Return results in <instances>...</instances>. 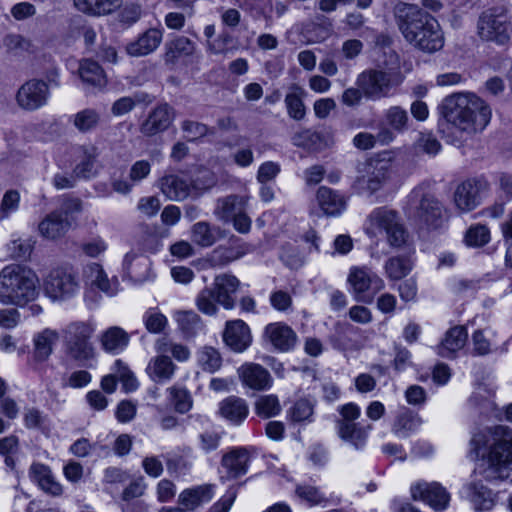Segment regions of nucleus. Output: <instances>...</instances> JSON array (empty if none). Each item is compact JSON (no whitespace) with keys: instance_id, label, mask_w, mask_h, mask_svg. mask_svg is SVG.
I'll return each instance as SVG.
<instances>
[{"instance_id":"nucleus-1","label":"nucleus","mask_w":512,"mask_h":512,"mask_svg":"<svg viewBox=\"0 0 512 512\" xmlns=\"http://www.w3.org/2000/svg\"><path fill=\"white\" fill-rule=\"evenodd\" d=\"M469 455L473 460L482 458L484 461L480 474L486 481L509 479L512 474V429L496 425L473 432Z\"/></svg>"},{"instance_id":"nucleus-2","label":"nucleus","mask_w":512,"mask_h":512,"mask_svg":"<svg viewBox=\"0 0 512 512\" xmlns=\"http://www.w3.org/2000/svg\"><path fill=\"white\" fill-rule=\"evenodd\" d=\"M439 110L447 124L468 135L482 132L492 116L489 105L472 93H456L445 97Z\"/></svg>"},{"instance_id":"nucleus-3","label":"nucleus","mask_w":512,"mask_h":512,"mask_svg":"<svg viewBox=\"0 0 512 512\" xmlns=\"http://www.w3.org/2000/svg\"><path fill=\"white\" fill-rule=\"evenodd\" d=\"M37 275L24 266L12 264L0 271V303L24 307L39 295Z\"/></svg>"},{"instance_id":"nucleus-4","label":"nucleus","mask_w":512,"mask_h":512,"mask_svg":"<svg viewBox=\"0 0 512 512\" xmlns=\"http://www.w3.org/2000/svg\"><path fill=\"white\" fill-rule=\"evenodd\" d=\"M399 28L408 42L424 52L438 51L444 45L438 21L417 7L409 8Z\"/></svg>"},{"instance_id":"nucleus-5","label":"nucleus","mask_w":512,"mask_h":512,"mask_svg":"<svg viewBox=\"0 0 512 512\" xmlns=\"http://www.w3.org/2000/svg\"><path fill=\"white\" fill-rule=\"evenodd\" d=\"M80 289L78 271L71 265H61L51 269L43 279L45 295L54 302L73 298Z\"/></svg>"},{"instance_id":"nucleus-6","label":"nucleus","mask_w":512,"mask_h":512,"mask_svg":"<svg viewBox=\"0 0 512 512\" xmlns=\"http://www.w3.org/2000/svg\"><path fill=\"white\" fill-rule=\"evenodd\" d=\"M401 76L395 72L370 69L357 78V85L368 99L378 100L392 95V90L401 83Z\"/></svg>"},{"instance_id":"nucleus-7","label":"nucleus","mask_w":512,"mask_h":512,"mask_svg":"<svg viewBox=\"0 0 512 512\" xmlns=\"http://www.w3.org/2000/svg\"><path fill=\"white\" fill-rule=\"evenodd\" d=\"M478 35L482 40L506 45L512 37V22L506 12H483L477 23Z\"/></svg>"},{"instance_id":"nucleus-8","label":"nucleus","mask_w":512,"mask_h":512,"mask_svg":"<svg viewBox=\"0 0 512 512\" xmlns=\"http://www.w3.org/2000/svg\"><path fill=\"white\" fill-rule=\"evenodd\" d=\"M94 327L91 323L74 322L64 330V338L69 355L78 361H86L94 358V348L89 342Z\"/></svg>"},{"instance_id":"nucleus-9","label":"nucleus","mask_w":512,"mask_h":512,"mask_svg":"<svg viewBox=\"0 0 512 512\" xmlns=\"http://www.w3.org/2000/svg\"><path fill=\"white\" fill-rule=\"evenodd\" d=\"M368 219L371 228L386 233L387 241L391 246L401 247L405 244L408 233L395 210L379 207L371 212Z\"/></svg>"},{"instance_id":"nucleus-10","label":"nucleus","mask_w":512,"mask_h":512,"mask_svg":"<svg viewBox=\"0 0 512 512\" xmlns=\"http://www.w3.org/2000/svg\"><path fill=\"white\" fill-rule=\"evenodd\" d=\"M358 171L361 175L357 177L356 182L365 184L370 194H374L391 179L393 164L389 158L377 155L364 162Z\"/></svg>"},{"instance_id":"nucleus-11","label":"nucleus","mask_w":512,"mask_h":512,"mask_svg":"<svg viewBox=\"0 0 512 512\" xmlns=\"http://www.w3.org/2000/svg\"><path fill=\"white\" fill-rule=\"evenodd\" d=\"M348 282L352 286L355 300L366 304L372 303L375 295L384 288L383 280L365 267L351 269Z\"/></svg>"},{"instance_id":"nucleus-12","label":"nucleus","mask_w":512,"mask_h":512,"mask_svg":"<svg viewBox=\"0 0 512 512\" xmlns=\"http://www.w3.org/2000/svg\"><path fill=\"white\" fill-rule=\"evenodd\" d=\"M49 95V87L45 81L31 79L19 88L16 100L22 109L34 111L47 103Z\"/></svg>"},{"instance_id":"nucleus-13","label":"nucleus","mask_w":512,"mask_h":512,"mask_svg":"<svg viewBox=\"0 0 512 512\" xmlns=\"http://www.w3.org/2000/svg\"><path fill=\"white\" fill-rule=\"evenodd\" d=\"M488 187L487 181L482 178H472L459 184L454 192V202L463 212L475 209L481 200V192Z\"/></svg>"},{"instance_id":"nucleus-14","label":"nucleus","mask_w":512,"mask_h":512,"mask_svg":"<svg viewBox=\"0 0 512 512\" xmlns=\"http://www.w3.org/2000/svg\"><path fill=\"white\" fill-rule=\"evenodd\" d=\"M415 217L420 224L427 229H438L442 227L445 218L441 202L432 194H423L416 206Z\"/></svg>"},{"instance_id":"nucleus-15","label":"nucleus","mask_w":512,"mask_h":512,"mask_svg":"<svg viewBox=\"0 0 512 512\" xmlns=\"http://www.w3.org/2000/svg\"><path fill=\"white\" fill-rule=\"evenodd\" d=\"M411 495L414 500L424 501L435 511L445 510L450 502V494L438 482L417 483L411 487Z\"/></svg>"},{"instance_id":"nucleus-16","label":"nucleus","mask_w":512,"mask_h":512,"mask_svg":"<svg viewBox=\"0 0 512 512\" xmlns=\"http://www.w3.org/2000/svg\"><path fill=\"white\" fill-rule=\"evenodd\" d=\"M263 339L279 352H288L296 346V332L286 323H269L263 331Z\"/></svg>"},{"instance_id":"nucleus-17","label":"nucleus","mask_w":512,"mask_h":512,"mask_svg":"<svg viewBox=\"0 0 512 512\" xmlns=\"http://www.w3.org/2000/svg\"><path fill=\"white\" fill-rule=\"evenodd\" d=\"M223 341L234 352L245 351L252 343L249 326L240 319L227 321L223 331Z\"/></svg>"},{"instance_id":"nucleus-18","label":"nucleus","mask_w":512,"mask_h":512,"mask_svg":"<svg viewBox=\"0 0 512 512\" xmlns=\"http://www.w3.org/2000/svg\"><path fill=\"white\" fill-rule=\"evenodd\" d=\"M251 450L246 447H236L222 456L221 465L226 470L228 479H236L248 471Z\"/></svg>"},{"instance_id":"nucleus-19","label":"nucleus","mask_w":512,"mask_h":512,"mask_svg":"<svg viewBox=\"0 0 512 512\" xmlns=\"http://www.w3.org/2000/svg\"><path fill=\"white\" fill-rule=\"evenodd\" d=\"M238 372L243 385L253 390H267L272 386L273 380L269 371L260 364H245Z\"/></svg>"},{"instance_id":"nucleus-20","label":"nucleus","mask_w":512,"mask_h":512,"mask_svg":"<svg viewBox=\"0 0 512 512\" xmlns=\"http://www.w3.org/2000/svg\"><path fill=\"white\" fill-rule=\"evenodd\" d=\"M72 226V220L61 212L52 211L39 223L38 230L42 237L57 240L66 235Z\"/></svg>"},{"instance_id":"nucleus-21","label":"nucleus","mask_w":512,"mask_h":512,"mask_svg":"<svg viewBox=\"0 0 512 512\" xmlns=\"http://www.w3.org/2000/svg\"><path fill=\"white\" fill-rule=\"evenodd\" d=\"M240 285L239 280L230 274H221L215 277L212 290L216 291L217 303L225 309H233L235 307L234 294Z\"/></svg>"},{"instance_id":"nucleus-22","label":"nucleus","mask_w":512,"mask_h":512,"mask_svg":"<svg viewBox=\"0 0 512 512\" xmlns=\"http://www.w3.org/2000/svg\"><path fill=\"white\" fill-rule=\"evenodd\" d=\"M173 117V108L166 103L161 104L150 112L148 118L141 126V131L149 136L162 132L170 126Z\"/></svg>"},{"instance_id":"nucleus-23","label":"nucleus","mask_w":512,"mask_h":512,"mask_svg":"<svg viewBox=\"0 0 512 512\" xmlns=\"http://www.w3.org/2000/svg\"><path fill=\"white\" fill-rule=\"evenodd\" d=\"M160 189L168 199L182 201L190 194L191 182L185 177L169 174L160 179Z\"/></svg>"},{"instance_id":"nucleus-24","label":"nucleus","mask_w":512,"mask_h":512,"mask_svg":"<svg viewBox=\"0 0 512 512\" xmlns=\"http://www.w3.org/2000/svg\"><path fill=\"white\" fill-rule=\"evenodd\" d=\"M219 414L232 424L239 425L247 418L249 406L243 398L229 396L220 402Z\"/></svg>"},{"instance_id":"nucleus-25","label":"nucleus","mask_w":512,"mask_h":512,"mask_svg":"<svg viewBox=\"0 0 512 512\" xmlns=\"http://www.w3.org/2000/svg\"><path fill=\"white\" fill-rule=\"evenodd\" d=\"M467 337L468 334L464 326L450 328L437 346L438 355L444 358H453L455 353L464 347Z\"/></svg>"},{"instance_id":"nucleus-26","label":"nucleus","mask_w":512,"mask_h":512,"mask_svg":"<svg viewBox=\"0 0 512 512\" xmlns=\"http://www.w3.org/2000/svg\"><path fill=\"white\" fill-rule=\"evenodd\" d=\"M162 31L156 28H150L132 42H130V56H146L157 49L162 41Z\"/></svg>"},{"instance_id":"nucleus-27","label":"nucleus","mask_w":512,"mask_h":512,"mask_svg":"<svg viewBox=\"0 0 512 512\" xmlns=\"http://www.w3.org/2000/svg\"><path fill=\"white\" fill-rule=\"evenodd\" d=\"M316 197L320 208L328 216L339 215L345 209L344 196L329 187L321 186Z\"/></svg>"},{"instance_id":"nucleus-28","label":"nucleus","mask_w":512,"mask_h":512,"mask_svg":"<svg viewBox=\"0 0 512 512\" xmlns=\"http://www.w3.org/2000/svg\"><path fill=\"white\" fill-rule=\"evenodd\" d=\"M30 475L44 492L53 496L62 494V485L55 480L48 466L34 463L30 468Z\"/></svg>"},{"instance_id":"nucleus-29","label":"nucleus","mask_w":512,"mask_h":512,"mask_svg":"<svg viewBox=\"0 0 512 512\" xmlns=\"http://www.w3.org/2000/svg\"><path fill=\"white\" fill-rule=\"evenodd\" d=\"M221 237V228L209 222L200 221L191 227V241L200 247H210Z\"/></svg>"},{"instance_id":"nucleus-30","label":"nucleus","mask_w":512,"mask_h":512,"mask_svg":"<svg viewBox=\"0 0 512 512\" xmlns=\"http://www.w3.org/2000/svg\"><path fill=\"white\" fill-rule=\"evenodd\" d=\"M175 320L184 339H192L204 328L201 317L193 310L175 312Z\"/></svg>"},{"instance_id":"nucleus-31","label":"nucleus","mask_w":512,"mask_h":512,"mask_svg":"<svg viewBox=\"0 0 512 512\" xmlns=\"http://www.w3.org/2000/svg\"><path fill=\"white\" fill-rule=\"evenodd\" d=\"M245 210L246 200L243 196L229 195L218 199L214 213L219 219L228 222Z\"/></svg>"},{"instance_id":"nucleus-32","label":"nucleus","mask_w":512,"mask_h":512,"mask_svg":"<svg viewBox=\"0 0 512 512\" xmlns=\"http://www.w3.org/2000/svg\"><path fill=\"white\" fill-rule=\"evenodd\" d=\"M469 498L476 511H488L495 504L494 495L482 483L472 482L467 486Z\"/></svg>"},{"instance_id":"nucleus-33","label":"nucleus","mask_w":512,"mask_h":512,"mask_svg":"<svg viewBox=\"0 0 512 512\" xmlns=\"http://www.w3.org/2000/svg\"><path fill=\"white\" fill-rule=\"evenodd\" d=\"M59 339L57 331L44 329L34 337V358L37 361H45L51 355L53 345Z\"/></svg>"},{"instance_id":"nucleus-34","label":"nucleus","mask_w":512,"mask_h":512,"mask_svg":"<svg viewBox=\"0 0 512 512\" xmlns=\"http://www.w3.org/2000/svg\"><path fill=\"white\" fill-rule=\"evenodd\" d=\"M306 95L305 90L297 84L290 87V92L285 96V105L288 115L297 121L304 119L306 108L303 97Z\"/></svg>"},{"instance_id":"nucleus-35","label":"nucleus","mask_w":512,"mask_h":512,"mask_svg":"<svg viewBox=\"0 0 512 512\" xmlns=\"http://www.w3.org/2000/svg\"><path fill=\"white\" fill-rule=\"evenodd\" d=\"M194 49V43L189 38L178 36L165 44V62L174 63L182 56L192 55Z\"/></svg>"},{"instance_id":"nucleus-36","label":"nucleus","mask_w":512,"mask_h":512,"mask_svg":"<svg viewBox=\"0 0 512 512\" xmlns=\"http://www.w3.org/2000/svg\"><path fill=\"white\" fill-rule=\"evenodd\" d=\"M371 426L368 425L367 428L361 426L359 423H341L340 427H337L339 437L345 442L350 443L356 449H361L367 439V429H370Z\"/></svg>"},{"instance_id":"nucleus-37","label":"nucleus","mask_w":512,"mask_h":512,"mask_svg":"<svg viewBox=\"0 0 512 512\" xmlns=\"http://www.w3.org/2000/svg\"><path fill=\"white\" fill-rule=\"evenodd\" d=\"M213 495L211 485L198 486L193 489H186L179 495V503L187 509H194L202 502L209 501Z\"/></svg>"},{"instance_id":"nucleus-38","label":"nucleus","mask_w":512,"mask_h":512,"mask_svg":"<svg viewBox=\"0 0 512 512\" xmlns=\"http://www.w3.org/2000/svg\"><path fill=\"white\" fill-rule=\"evenodd\" d=\"M86 274L91 283L101 291L112 296L117 291V281L109 280L102 266L98 263H91L86 268Z\"/></svg>"},{"instance_id":"nucleus-39","label":"nucleus","mask_w":512,"mask_h":512,"mask_svg":"<svg viewBox=\"0 0 512 512\" xmlns=\"http://www.w3.org/2000/svg\"><path fill=\"white\" fill-rule=\"evenodd\" d=\"M127 333L120 327L112 326L101 335L102 348L108 353H118L126 345Z\"/></svg>"},{"instance_id":"nucleus-40","label":"nucleus","mask_w":512,"mask_h":512,"mask_svg":"<svg viewBox=\"0 0 512 512\" xmlns=\"http://www.w3.org/2000/svg\"><path fill=\"white\" fill-rule=\"evenodd\" d=\"M79 75L83 82L97 87L106 84V78L102 67L93 60H83L79 66Z\"/></svg>"},{"instance_id":"nucleus-41","label":"nucleus","mask_w":512,"mask_h":512,"mask_svg":"<svg viewBox=\"0 0 512 512\" xmlns=\"http://www.w3.org/2000/svg\"><path fill=\"white\" fill-rule=\"evenodd\" d=\"M154 347L157 353H171L172 357L179 362L187 361L190 357V350L186 345L173 342L167 335L159 337Z\"/></svg>"},{"instance_id":"nucleus-42","label":"nucleus","mask_w":512,"mask_h":512,"mask_svg":"<svg viewBox=\"0 0 512 512\" xmlns=\"http://www.w3.org/2000/svg\"><path fill=\"white\" fill-rule=\"evenodd\" d=\"M197 363L203 371L214 373L222 366L220 352L212 346H203L196 352Z\"/></svg>"},{"instance_id":"nucleus-43","label":"nucleus","mask_w":512,"mask_h":512,"mask_svg":"<svg viewBox=\"0 0 512 512\" xmlns=\"http://www.w3.org/2000/svg\"><path fill=\"white\" fill-rule=\"evenodd\" d=\"M412 261L409 257L399 255L389 258L385 262V272L391 280H400L412 270Z\"/></svg>"},{"instance_id":"nucleus-44","label":"nucleus","mask_w":512,"mask_h":512,"mask_svg":"<svg viewBox=\"0 0 512 512\" xmlns=\"http://www.w3.org/2000/svg\"><path fill=\"white\" fill-rule=\"evenodd\" d=\"M149 369L151 370V375L157 380H168L174 374L176 365L167 354L158 353V355L151 360Z\"/></svg>"},{"instance_id":"nucleus-45","label":"nucleus","mask_w":512,"mask_h":512,"mask_svg":"<svg viewBox=\"0 0 512 512\" xmlns=\"http://www.w3.org/2000/svg\"><path fill=\"white\" fill-rule=\"evenodd\" d=\"M323 142V135L311 129H304L292 136L293 145L312 151L320 150L323 146Z\"/></svg>"},{"instance_id":"nucleus-46","label":"nucleus","mask_w":512,"mask_h":512,"mask_svg":"<svg viewBox=\"0 0 512 512\" xmlns=\"http://www.w3.org/2000/svg\"><path fill=\"white\" fill-rule=\"evenodd\" d=\"M255 413L262 419H269L281 412V404L276 395H262L255 401Z\"/></svg>"},{"instance_id":"nucleus-47","label":"nucleus","mask_w":512,"mask_h":512,"mask_svg":"<svg viewBox=\"0 0 512 512\" xmlns=\"http://www.w3.org/2000/svg\"><path fill=\"white\" fill-rule=\"evenodd\" d=\"M314 404L308 399L297 400L288 411V418L293 423H311L313 421Z\"/></svg>"},{"instance_id":"nucleus-48","label":"nucleus","mask_w":512,"mask_h":512,"mask_svg":"<svg viewBox=\"0 0 512 512\" xmlns=\"http://www.w3.org/2000/svg\"><path fill=\"white\" fill-rule=\"evenodd\" d=\"M421 424V419L411 411H404L396 417L393 425V432L399 437H407Z\"/></svg>"},{"instance_id":"nucleus-49","label":"nucleus","mask_w":512,"mask_h":512,"mask_svg":"<svg viewBox=\"0 0 512 512\" xmlns=\"http://www.w3.org/2000/svg\"><path fill=\"white\" fill-rule=\"evenodd\" d=\"M385 121L397 133H403L409 128V116L400 106H392L385 112Z\"/></svg>"},{"instance_id":"nucleus-50","label":"nucleus","mask_w":512,"mask_h":512,"mask_svg":"<svg viewBox=\"0 0 512 512\" xmlns=\"http://www.w3.org/2000/svg\"><path fill=\"white\" fill-rule=\"evenodd\" d=\"M96 149L91 148L90 150H85L83 158L81 161L75 166L73 173L77 178H91L97 172L96 166Z\"/></svg>"},{"instance_id":"nucleus-51","label":"nucleus","mask_w":512,"mask_h":512,"mask_svg":"<svg viewBox=\"0 0 512 512\" xmlns=\"http://www.w3.org/2000/svg\"><path fill=\"white\" fill-rule=\"evenodd\" d=\"M100 122V114L95 109L87 108L74 115V126L80 132H88L95 129Z\"/></svg>"},{"instance_id":"nucleus-52","label":"nucleus","mask_w":512,"mask_h":512,"mask_svg":"<svg viewBox=\"0 0 512 512\" xmlns=\"http://www.w3.org/2000/svg\"><path fill=\"white\" fill-rule=\"evenodd\" d=\"M216 291L212 290V288L205 287L202 289L196 297V307L203 314L213 316L218 312V307L216 305Z\"/></svg>"},{"instance_id":"nucleus-53","label":"nucleus","mask_w":512,"mask_h":512,"mask_svg":"<svg viewBox=\"0 0 512 512\" xmlns=\"http://www.w3.org/2000/svg\"><path fill=\"white\" fill-rule=\"evenodd\" d=\"M115 364H116V366L119 367L118 371H117V373H118L117 376L110 374V375L104 376L101 380V388L106 393H109V394L113 393L116 390L118 378L122 383V388L125 391H128V370L123 365V362L121 360H117Z\"/></svg>"},{"instance_id":"nucleus-54","label":"nucleus","mask_w":512,"mask_h":512,"mask_svg":"<svg viewBox=\"0 0 512 512\" xmlns=\"http://www.w3.org/2000/svg\"><path fill=\"white\" fill-rule=\"evenodd\" d=\"M47 420V416L36 407H29L24 410L23 421L28 429H37L44 432Z\"/></svg>"},{"instance_id":"nucleus-55","label":"nucleus","mask_w":512,"mask_h":512,"mask_svg":"<svg viewBox=\"0 0 512 512\" xmlns=\"http://www.w3.org/2000/svg\"><path fill=\"white\" fill-rule=\"evenodd\" d=\"M169 390L175 410L179 413L188 412L192 407V398L190 393L186 389L180 387H172Z\"/></svg>"},{"instance_id":"nucleus-56","label":"nucleus","mask_w":512,"mask_h":512,"mask_svg":"<svg viewBox=\"0 0 512 512\" xmlns=\"http://www.w3.org/2000/svg\"><path fill=\"white\" fill-rule=\"evenodd\" d=\"M20 202V194L17 190L11 189L3 195L0 204V221L8 218L17 211Z\"/></svg>"},{"instance_id":"nucleus-57","label":"nucleus","mask_w":512,"mask_h":512,"mask_svg":"<svg viewBox=\"0 0 512 512\" xmlns=\"http://www.w3.org/2000/svg\"><path fill=\"white\" fill-rule=\"evenodd\" d=\"M490 240V231L484 225H476L471 227L465 235L467 245L481 247Z\"/></svg>"},{"instance_id":"nucleus-58","label":"nucleus","mask_w":512,"mask_h":512,"mask_svg":"<svg viewBox=\"0 0 512 512\" xmlns=\"http://www.w3.org/2000/svg\"><path fill=\"white\" fill-rule=\"evenodd\" d=\"M296 494L299 498L309 502L311 505L320 504L324 501V497L319 490L311 485H298Z\"/></svg>"},{"instance_id":"nucleus-59","label":"nucleus","mask_w":512,"mask_h":512,"mask_svg":"<svg viewBox=\"0 0 512 512\" xmlns=\"http://www.w3.org/2000/svg\"><path fill=\"white\" fill-rule=\"evenodd\" d=\"M182 129L187 134V138L191 141L201 138L209 133L207 125L191 120H185L182 123Z\"/></svg>"},{"instance_id":"nucleus-60","label":"nucleus","mask_w":512,"mask_h":512,"mask_svg":"<svg viewBox=\"0 0 512 512\" xmlns=\"http://www.w3.org/2000/svg\"><path fill=\"white\" fill-rule=\"evenodd\" d=\"M338 411L341 417L336 420L337 427H340L341 423L353 424L360 416V408L354 403L342 405Z\"/></svg>"},{"instance_id":"nucleus-61","label":"nucleus","mask_w":512,"mask_h":512,"mask_svg":"<svg viewBox=\"0 0 512 512\" xmlns=\"http://www.w3.org/2000/svg\"><path fill=\"white\" fill-rule=\"evenodd\" d=\"M270 303L275 310L285 312L292 306V297L286 291L277 290L271 294Z\"/></svg>"},{"instance_id":"nucleus-62","label":"nucleus","mask_w":512,"mask_h":512,"mask_svg":"<svg viewBox=\"0 0 512 512\" xmlns=\"http://www.w3.org/2000/svg\"><path fill=\"white\" fill-rule=\"evenodd\" d=\"M248 251V246L246 244H241L237 247H228L224 249H219L215 251V253H220V261L222 264H227L231 261L237 260L244 256Z\"/></svg>"},{"instance_id":"nucleus-63","label":"nucleus","mask_w":512,"mask_h":512,"mask_svg":"<svg viewBox=\"0 0 512 512\" xmlns=\"http://www.w3.org/2000/svg\"><path fill=\"white\" fill-rule=\"evenodd\" d=\"M417 145L425 153L430 155H436L441 149L440 142L432 134L421 133L419 139L417 140Z\"/></svg>"},{"instance_id":"nucleus-64","label":"nucleus","mask_w":512,"mask_h":512,"mask_svg":"<svg viewBox=\"0 0 512 512\" xmlns=\"http://www.w3.org/2000/svg\"><path fill=\"white\" fill-rule=\"evenodd\" d=\"M3 44L7 50L14 52L27 50L30 46L29 41L19 34L6 35Z\"/></svg>"}]
</instances>
